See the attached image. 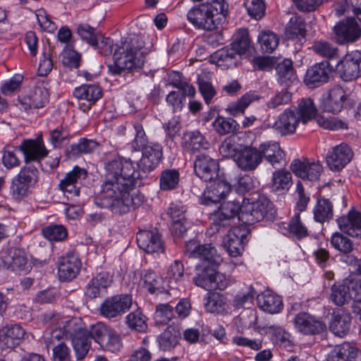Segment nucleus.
<instances>
[{
  "instance_id": "nucleus-1",
  "label": "nucleus",
  "mask_w": 361,
  "mask_h": 361,
  "mask_svg": "<svg viewBox=\"0 0 361 361\" xmlns=\"http://www.w3.org/2000/svg\"><path fill=\"white\" fill-rule=\"evenodd\" d=\"M142 151L137 163L140 171H135L130 159L117 158L106 165L105 182L102 185L96 203L109 209L115 214H126L142 202V197L137 194L134 186L137 180L142 179L153 171L162 157L161 147L150 143Z\"/></svg>"
},
{
  "instance_id": "nucleus-2",
  "label": "nucleus",
  "mask_w": 361,
  "mask_h": 361,
  "mask_svg": "<svg viewBox=\"0 0 361 361\" xmlns=\"http://www.w3.org/2000/svg\"><path fill=\"white\" fill-rule=\"evenodd\" d=\"M44 319L56 322V324L63 329L65 337L71 338L77 360H81L85 357L90 348L89 334L80 319L64 320L59 314L48 313L44 315Z\"/></svg>"
},
{
  "instance_id": "nucleus-3",
  "label": "nucleus",
  "mask_w": 361,
  "mask_h": 361,
  "mask_svg": "<svg viewBox=\"0 0 361 361\" xmlns=\"http://www.w3.org/2000/svg\"><path fill=\"white\" fill-rule=\"evenodd\" d=\"M227 12L228 4L224 0H212L192 7L188 13V19L196 27L213 30L216 28L214 16L221 14L225 17Z\"/></svg>"
},
{
  "instance_id": "nucleus-4",
  "label": "nucleus",
  "mask_w": 361,
  "mask_h": 361,
  "mask_svg": "<svg viewBox=\"0 0 361 361\" xmlns=\"http://www.w3.org/2000/svg\"><path fill=\"white\" fill-rule=\"evenodd\" d=\"M135 38L125 39L116 44L114 63L109 66V70L113 74L118 75L123 71L132 70L143 65V61L137 56L139 49L135 47Z\"/></svg>"
},
{
  "instance_id": "nucleus-5",
  "label": "nucleus",
  "mask_w": 361,
  "mask_h": 361,
  "mask_svg": "<svg viewBox=\"0 0 361 361\" xmlns=\"http://www.w3.org/2000/svg\"><path fill=\"white\" fill-rule=\"evenodd\" d=\"M276 215V210L273 203L264 195L250 202H243L242 213L240 220L247 224H253L262 220L273 221Z\"/></svg>"
},
{
  "instance_id": "nucleus-6",
  "label": "nucleus",
  "mask_w": 361,
  "mask_h": 361,
  "mask_svg": "<svg viewBox=\"0 0 361 361\" xmlns=\"http://www.w3.org/2000/svg\"><path fill=\"white\" fill-rule=\"evenodd\" d=\"M38 170L32 166H25L12 179L9 195L16 201H20L30 196L38 182Z\"/></svg>"
},
{
  "instance_id": "nucleus-7",
  "label": "nucleus",
  "mask_w": 361,
  "mask_h": 361,
  "mask_svg": "<svg viewBox=\"0 0 361 361\" xmlns=\"http://www.w3.org/2000/svg\"><path fill=\"white\" fill-rule=\"evenodd\" d=\"M243 202L228 201L221 204L218 211L212 216V224L208 231L210 235L219 232L222 228L229 226L231 221L235 217L240 220L242 213Z\"/></svg>"
},
{
  "instance_id": "nucleus-8",
  "label": "nucleus",
  "mask_w": 361,
  "mask_h": 361,
  "mask_svg": "<svg viewBox=\"0 0 361 361\" xmlns=\"http://www.w3.org/2000/svg\"><path fill=\"white\" fill-rule=\"evenodd\" d=\"M132 304V296L128 294L109 297L101 304L100 314L108 319L116 318L128 311Z\"/></svg>"
},
{
  "instance_id": "nucleus-9",
  "label": "nucleus",
  "mask_w": 361,
  "mask_h": 361,
  "mask_svg": "<svg viewBox=\"0 0 361 361\" xmlns=\"http://www.w3.org/2000/svg\"><path fill=\"white\" fill-rule=\"evenodd\" d=\"M337 69L345 81L358 78L361 75V52L353 51L347 54L338 63Z\"/></svg>"
},
{
  "instance_id": "nucleus-10",
  "label": "nucleus",
  "mask_w": 361,
  "mask_h": 361,
  "mask_svg": "<svg viewBox=\"0 0 361 361\" xmlns=\"http://www.w3.org/2000/svg\"><path fill=\"white\" fill-rule=\"evenodd\" d=\"M290 168L296 176L310 181L319 180L323 171V167L319 161H310L305 158L294 159Z\"/></svg>"
},
{
  "instance_id": "nucleus-11",
  "label": "nucleus",
  "mask_w": 361,
  "mask_h": 361,
  "mask_svg": "<svg viewBox=\"0 0 361 361\" xmlns=\"http://www.w3.org/2000/svg\"><path fill=\"white\" fill-rule=\"evenodd\" d=\"M334 68L327 60L317 63L309 68L305 76V83L311 87L327 82L333 76Z\"/></svg>"
},
{
  "instance_id": "nucleus-12",
  "label": "nucleus",
  "mask_w": 361,
  "mask_h": 361,
  "mask_svg": "<svg viewBox=\"0 0 361 361\" xmlns=\"http://www.w3.org/2000/svg\"><path fill=\"white\" fill-rule=\"evenodd\" d=\"M215 269L216 267H212L197 274L193 279L195 285L204 288L225 289L229 283V279L222 273L215 272Z\"/></svg>"
},
{
  "instance_id": "nucleus-13",
  "label": "nucleus",
  "mask_w": 361,
  "mask_h": 361,
  "mask_svg": "<svg viewBox=\"0 0 361 361\" xmlns=\"http://www.w3.org/2000/svg\"><path fill=\"white\" fill-rule=\"evenodd\" d=\"M336 39L338 44H344L356 41L361 35V30L353 18H348L334 27Z\"/></svg>"
},
{
  "instance_id": "nucleus-14",
  "label": "nucleus",
  "mask_w": 361,
  "mask_h": 361,
  "mask_svg": "<svg viewBox=\"0 0 361 361\" xmlns=\"http://www.w3.org/2000/svg\"><path fill=\"white\" fill-rule=\"evenodd\" d=\"M353 157L351 148L347 144L342 143L328 152L326 161L331 170L340 171L350 161Z\"/></svg>"
},
{
  "instance_id": "nucleus-15",
  "label": "nucleus",
  "mask_w": 361,
  "mask_h": 361,
  "mask_svg": "<svg viewBox=\"0 0 361 361\" xmlns=\"http://www.w3.org/2000/svg\"><path fill=\"white\" fill-rule=\"evenodd\" d=\"M87 176L85 169L75 166L73 169L68 172L66 177L61 180L59 184L60 189L63 192L68 198L78 197L80 194V188L78 184Z\"/></svg>"
},
{
  "instance_id": "nucleus-16",
  "label": "nucleus",
  "mask_w": 361,
  "mask_h": 361,
  "mask_svg": "<svg viewBox=\"0 0 361 361\" xmlns=\"http://www.w3.org/2000/svg\"><path fill=\"white\" fill-rule=\"evenodd\" d=\"M194 168L195 174L205 182L213 180L219 176L218 161L204 154L197 157Z\"/></svg>"
},
{
  "instance_id": "nucleus-17",
  "label": "nucleus",
  "mask_w": 361,
  "mask_h": 361,
  "mask_svg": "<svg viewBox=\"0 0 361 361\" xmlns=\"http://www.w3.org/2000/svg\"><path fill=\"white\" fill-rule=\"evenodd\" d=\"M209 185L203 193L202 202L205 204L216 203L224 199L231 191L230 184L219 176L213 180H208Z\"/></svg>"
},
{
  "instance_id": "nucleus-18",
  "label": "nucleus",
  "mask_w": 361,
  "mask_h": 361,
  "mask_svg": "<svg viewBox=\"0 0 361 361\" xmlns=\"http://www.w3.org/2000/svg\"><path fill=\"white\" fill-rule=\"evenodd\" d=\"M261 161L264 158L274 168H279L285 163V153L279 142L267 141L258 147Z\"/></svg>"
},
{
  "instance_id": "nucleus-19",
  "label": "nucleus",
  "mask_w": 361,
  "mask_h": 361,
  "mask_svg": "<svg viewBox=\"0 0 361 361\" xmlns=\"http://www.w3.org/2000/svg\"><path fill=\"white\" fill-rule=\"evenodd\" d=\"M137 242L138 246L147 253H164L165 250L164 242L157 231H139Z\"/></svg>"
},
{
  "instance_id": "nucleus-20",
  "label": "nucleus",
  "mask_w": 361,
  "mask_h": 361,
  "mask_svg": "<svg viewBox=\"0 0 361 361\" xmlns=\"http://www.w3.org/2000/svg\"><path fill=\"white\" fill-rule=\"evenodd\" d=\"M81 267L78 257L73 253L61 257L58 264V274L61 281H71L76 277Z\"/></svg>"
},
{
  "instance_id": "nucleus-21",
  "label": "nucleus",
  "mask_w": 361,
  "mask_h": 361,
  "mask_svg": "<svg viewBox=\"0 0 361 361\" xmlns=\"http://www.w3.org/2000/svg\"><path fill=\"white\" fill-rule=\"evenodd\" d=\"M346 99L345 90L340 86L331 88L328 94L322 99L321 108L324 111L329 113H338L343 106Z\"/></svg>"
},
{
  "instance_id": "nucleus-22",
  "label": "nucleus",
  "mask_w": 361,
  "mask_h": 361,
  "mask_svg": "<svg viewBox=\"0 0 361 361\" xmlns=\"http://www.w3.org/2000/svg\"><path fill=\"white\" fill-rule=\"evenodd\" d=\"M295 328L306 335H314L322 332L324 325L320 321L306 312L298 314L294 319Z\"/></svg>"
},
{
  "instance_id": "nucleus-23",
  "label": "nucleus",
  "mask_w": 361,
  "mask_h": 361,
  "mask_svg": "<svg viewBox=\"0 0 361 361\" xmlns=\"http://www.w3.org/2000/svg\"><path fill=\"white\" fill-rule=\"evenodd\" d=\"M18 149L24 154L26 164L33 161H39L41 159L46 157L48 154V151L44 147L42 141L39 140H24L18 147Z\"/></svg>"
},
{
  "instance_id": "nucleus-24",
  "label": "nucleus",
  "mask_w": 361,
  "mask_h": 361,
  "mask_svg": "<svg viewBox=\"0 0 361 361\" xmlns=\"http://www.w3.org/2000/svg\"><path fill=\"white\" fill-rule=\"evenodd\" d=\"M340 230L352 237H361V213L350 211L347 216L337 219Z\"/></svg>"
},
{
  "instance_id": "nucleus-25",
  "label": "nucleus",
  "mask_w": 361,
  "mask_h": 361,
  "mask_svg": "<svg viewBox=\"0 0 361 361\" xmlns=\"http://www.w3.org/2000/svg\"><path fill=\"white\" fill-rule=\"evenodd\" d=\"M199 255L195 258L200 259V264L196 266L197 274L204 272L212 267H216L220 261L221 257L217 255L214 247L211 244L202 245Z\"/></svg>"
},
{
  "instance_id": "nucleus-26",
  "label": "nucleus",
  "mask_w": 361,
  "mask_h": 361,
  "mask_svg": "<svg viewBox=\"0 0 361 361\" xmlns=\"http://www.w3.org/2000/svg\"><path fill=\"white\" fill-rule=\"evenodd\" d=\"M300 123L302 121L291 106L279 116L274 126L281 135H285L294 133Z\"/></svg>"
},
{
  "instance_id": "nucleus-27",
  "label": "nucleus",
  "mask_w": 361,
  "mask_h": 361,
  "mask_svg": "<svg viewBox=\"0 0 361 361\" xmlns=\"http://www.w3.org/2000/svg\"><path fill=\"white\" fill-rule=\"evenodd\" d=\"M25 331L18 325H11L0 329V348H13L23 339Z\"/></svg>"
},
{
  "instance_id": "nucleus-28",
  "label": "nucleus",
  "mask_w": 361,
  "mask_h": 361,
  "mask_svg": "<svg viewBox=\"0 0 361 361\" xmlns=\"http://www.w3.org/2000/svg\"><path fill=\"white\" fill-rule=\"evenodd\" d=\"M262 162L259 152L256 147H245L242 150L237 159L236 164L244 171H253Z\"/></svg>"
},
{
  "instance_id": "nucleus-29",
  "label": "nucleus",
  "mask_w": 361,
  "mask_h": 361,
  "mask_svg": "<svg viewBox=\"0 0 361 361\" xmlns=\"http://www.w3.org/2000/svg\"><path fill=\"white\" fill-rule=\"evenodd\" d=\"M74 96L79 100L85 101L83 111L90 109V106L102 97V90L97 85H83L76 87L74 90Z\"/></svg>"
},
{
  "instance_id": "nucleus-30",
  "label": "nucleus",
  "mask_w": 361,
  "mask_h": 361,
  "mask_svg": "<svg viewBox=\"0 0 361 361\" xmlns=\"http://www.w3.org/2000/svg\"><path fill=\"white\" fill-rule=\"evenodd\" d=\"M358 355L359 350L355 346L344 342L334 347L328 355L327 361H356Z\"/></svg>"
},
{
  "instance_id": "nucleus-31",
  "label": "nucleus",
  "mask_w": 361,
  "mask_h": 361,
  "mask_svg": "<svg viewBox=\"0 0 361 361\" xmlns=\"http://www.w3.org/2000/svg\"><path fill=\"white\" fill-rule=\"evenodd\" d=\"M111 276L109 273L102 271L88 283L85 294L90 298L100 297L111 283Z\"/></svg>"
},
{
  "instance_id": "nucleus-32",
  "label": "nucleus",
  "mask_w": 361,
  "mask_h": 361,
  "mask_svg": "<svg viewBox=\"0 0 361 361\" xmlns=\"http://www.w3.org/2000/svg\"><path fill=\"white\" fill-rule=\"evenodd\" d=\"M351 316L349 313L341 311L334 312L329 324V329L333 334L339 337L345 336L350 331Z\"/></svg>"
},
{
  "instance_id": "nucleus-33",
  "label": "nucleus",
  "mask_w": 361,
  "mask_h": 361,
  "mask_svg": "<svg viewBox=\"0 0 361 361\" xmlns=\"http://www.w3.org/2000/svg\"><path fill=\"white\" fill-rule=\"evenodd\" d=\"M292 108L302 121V125L312 121L317 114V109L310 97L302 98L299 100L298 105Z\"/></svg>"
},
{
  "instance_id": "nucleus-34",
  "label": "nucleus",
  "mask_w": 361,
  "mask_h": 361,
  "mask_svg": "<svg viewBox=\"0 0 361 361\" xmlns=\"http://www.w3.org/2000/svg\"><path fill=\"white\" fill-rule=\"evenodd\" d=\"M180 333L174 326H169L166 329L157 337L159 348L163 351H170L179 342Z\"/></svg>"
},
{
  "instance_id": "nucleus-35",
  "label": "nucleus",
  "mask_w": 361,
  "mask_h": 361,
  "mask_svg": "<svg viewBox=\"0 0 361 361\" xmlns=\"http://www.w3.org/2000/svg\"><path fill=\"white\" fill-rule=\"evenodd\" d=\"M257 300L259 307L270 314L279 313L283 307L281 298L269 292L259 295Z\"/></svg>"
},
{
  "instance_id": "nucleus-36",
  "label": "nucleus",
  "mask_w": 361,
  "mask_h": 361,
  "mask_svg": "<svg viewBox=\"0 0 361 361\" xmlns=\"http://www.w3.org/2000/svg\"><path fill=\"white\" fill-rule=\"evenodd\" d=\"M306 32V23L303 16L293 14L286 26V37L289 39L304 38Z\"/></svg>"
},
{
  "instance_id": "nucleus-37",
  "label": "nucleus",
  "mask_w": 361,
  "mask_h": 361,
  "mask_svg": "<svg viewBox=\"0 0 361 361\" xmlns=\"http://www.w3.org/2000/svg\"><path fill=\"white\" fill-rule=\"evenodd\" d=\"M275 68L279 76V82L281 85L288 86V83H292L296 80L293 62L290 59H285L279 62L276 61Z\"/></svg>"
},
{
  "instance_id": "nucleus-38",
  "label": "nucleus",
  "mask_w": 361,
  "mask_h": 361,
  "mask_svg": "<svg viewBox=\"0 0 361 361\" xmlns=\"http://www.w3.org/2000/svg\"><path fill=\"white\" fill-rule=\"evenodd\" d=\"M237 54L233 49L224 47L215 51L211 56L212 63L219 66L231 67L237 63Z\"/></svg>"
},
{
  "instance_id": "nucleus-39",
  "label": "nucleus",
  "mask_w": 361,
  "mask_h": 361,
  "mask_svg": "<svg viewBox=\"0 0 361 361\" xmlns=\"http://www.w3.org/2000/svg\"><path fill=\"white\" fill-rule=\"evenodd\" d=\"M331 299L338 306H342L351 300L348 279H345L342 284H334L332 286Z\"/></svg>"
},
{
  "instance_id": "nucleus-40",
  "label": "nucleus",
  "mask_w": 361,
  "mask_h": 361,
  "mask_svg": "<svg viewBox=\"0 0 361 361\" xmlns=\"http://www.w3.org/2000/svg\"><path fill=\"white\" fill-rule=\"evenodd\" d=\"M231 47L237 55L245 54L250 47V39L247 29H240L234 36Z\"/></svg>"
},
{
  "instance_id": "nucleus-41",
  "label": "nucleus",
  "mask_w": 361,
  "mask_h": 361,
  "mask_svg": "<svg viewBox=\"0 0 361 361\" xmlns=\"http://www.w3.org/2000/svg\"><path fill=\"white\" fill-rule=\"evenodd\" d=\"M333 216V207L329 200L319 198L314 209V218L316 221L324 223Z\"/></svg>"
},
{
  "instance_id": "nucleus-42",
  "label": "nucleus",
  "mask_w": 361,
  "mask_h": 361,
  "mask_svg": "<svg viewBox=\"0 0 361 361\" xmlns=\"http://www.w3.org/2000/svg\"><path fill=\"white\" fill-rule=\"evenodd\" d=\"M224 304L223 296L216 292H209L204 297V305L208 312H221Z\"/></svg>"
},
{
  "instance_id": "nucleus-43",
  "label": "nucleus",
  "mask_w": 361,
  "mask_h": 361,
  "mask_svg": "<svg viewBox=\"0 0 361 361\" xmlns=\"http://www.w3.org/2000/svg\"><path fill=\"white\" fill-rule=\"evenodd\" d=\"M261 49L265 53H271L279 45V39L270 30L262 31L258 35Z\"/></svg>"
},
{
  "instance_id": "nucleus-44",
  "label": "nucleus",
  "mask_w": 361,
  "mask_h": 361,
  "mask_svg": "<svg viewBox=\"0 0 361 361\" xmlns=\"http://www.w3.org/2000/svg\"><path fill=\"white\" fill-rule=\"evenodd\" d=\"M9 267L12 270H22L27 264V257L25 252L16 247H11L7 250Z\"/></svg>"
},
{
  "instance_id": "nucleus-45",
  "label": "nucleus",
  "mask_w": 361,
  "mask_h": 361,
  "mask_svg": "<svg viewBox=\"0 0 361 361\" xmlns=\"http://www.w3.org/2000/svg\"><path fill=\"white\" fill-rule=\"evenodd\" d=\"M184 140L187 144V147L193 152L207 149L209 145L198 131L185 133Z\"/></svg>"
},
{
  "instance_id": "nucleus-46",
  "label": "nucleus",
  "mask_w": 361,
  "mask_h": 361,
  "mask_svg": "<svg viewBox=\"0 0 361 361\" xmlns=\"http://www.w3.org/2000/svg\"><path fill=\"white\" fill-rule=\"evenodd\" d=\"M292 184V176L289 171L278 170L273 173V189L278 192L288 190Z\"/></svg>"
},
{
  "instance_id": "nucleus-47",
  "label": "nucleus",
  "mask_w": 361,
  "mask_h": 361,
  "mask_svg": "<svg viewBox=\"0 0 361 361\" xmlns=\"http://www.w3.org/2000/svg\"><path fill=\"white\" fill-rule=\"evenodd\" d=\"M259 97L254 93L249 92L243 95L239 100L228 105L227 110L231 115L235 116L243 114L251 102L258 100Z\"/></svg>"
},
{
  "instance_id": "nucleus-48",
  "label": "nucleus",
  "mask_w": 361,
  "mask_h": 361,
  "mask_svg": "<svg viewBox=\"0 0 361 361\" xmlns=\"http://www.w3.org/2000/svg\"><path fill=\"white\" fill-rule=\"evenodd\" d=\"M144 287L152 294H160L164 293L162 280L155 273L147 271L142 276Z\"/></svg>"
},
{
  "instance_id": "nucleus-49",
  "label": "nucleus",
  "mask_w": 361,
  "mask_h": 361,
  "mask_svg": "<svg viewBox=\"0 0 361 361\" xmlns=\"http://www.w3.org/2000/svg\"><path fill=\"white\" fill-rule=\"evenodd\" d=\"M98 146L97 142L85 138L80 139L79 142L71 145V149L68 151L70 158L78 156L82 153L87 154L92 152Z\"/></svg>"
},
{
  "instance_id": "nucleus-50",
  "label": "nucleus",
  "mask_w": 361,
  "mask_h": 361,
  "mask_svg": "<svg viewBox=\"0 0 361 361\" xmlns=\"http://www.w3.org/2000/svg\"><path fill=\"white\" fill-rule=\"evenodd\" d=\"M312 49L317 54L329 59L336 58L338 56V49L326 41L314 42Z\"/></svg>"
},
{
  "instance_id": "nucleus-51",
  "label": "nucleus",
  "mask_w": 361,
  "mask_h": 361,
  "mask_svg": "<svg viewBox=\"0 0 361 361\" xmlns=\"http://www.w3.org/2000/svg\"><path fill=\"white\" fill-rule=\"evenodd\" d=\"M213 126L215 130L219 135H226L234 133L238 126L237 122L232 118H226L219 116L213 122Z\"/></svg>"
},
{
  "instance_id": "nucleus-52",
  "label": "nucleus",
  "mask_w": 361,
  "mask_h": 361,
  "mask_svg": "<svg viewBox=\"0 0 361 361\" xmlns=\"http://www.w3.org/2000/svg\"><path fill=\"white\" fill-rule=\"evenodd\" d=\"M179 181V173L176 170H164L160 177V188L164 190L175 188Z\"/></svg>"
},
{
  "instance_id": "nucleus-53",
  "label": "nucleus",
  "mask_w": 361,
  "mask_h": 361,
  "mask_svg": "<svg viewBox=\"0 0 361 361\" xmlns=\"http://www.w3.org/2000/svg\"><path fill=\"white\" fill-rule=\"evenodd\" d=\"M48 92L44 87H37L29 97L27 106L35 109L42 108L48 102Z\"/></svg>"
},
{
  "instance_id": "nucleus-54",
  "label": "nucleus",
  "mask_w": 361,
  "mask_h": 361,
  "mask_svg": "<svg viewBox=\"0 0 361 361\" xmlns=\"http://www.w3.org/2000/svg\"><path fill=\"white\" fill-rule=\"evenodd\" d=\"M43 235L50 241H61L67 236L65 227L60 225H50L42 230Z\"/></svg>"
},
{
  "instance_id": "nucleus-55",
  "label": "nucleus",
  "mask_w": 361,
  "mask_h": 361,
  "mask_svg": "<svg viewBox=\"0 0 361 361\" xmlns=\"http://www.w3.org/2000/svg\"><path fill=\"white\" fill-rule=\"evenodd\" d=\"M173 317V307L169 304L157 305L154 313V320L157 325L166 324Z\"/></svg>"
},
{
  "instance_id": "nucleus-56",
  "label": "nucleus",
  "mask_w": 361,
  "mask_h": 361,
  "mask_svg": "<svg viewBox=\"0 0 361 361\" xmlns=\"http://www.w3.org/2000/svg\"><path fill=\"white\" fill-rule=\"evenodd\" d=\"M111 329V328L103 323H97L95 325H92L90 331H88L89 342L90 343V338H93L100 345L103 346L105 338L107 337Z\"/></svg>"
},
{
  "instance_id": "nucleus-57",
  "label": "nucleus",
  "mask_w": 361,
  "mask_h": 361,
  "mask_svg": "<svg viewBox=\"0 0 361 361\" xmlns=\"http://www.w3.org/2000/svg\"><path fill=\"white\" fill-rule=\"evenodd\" d=\"M126 323L130 329L138 331H143L147 327L145 317L139 310H136L128 314Z\"/></svg>"
},
{
  "instance_id": "nucleus-58",
  "label": "nucleus",
  "mask_w": 361,
  "mask_h": 361,
  "mask_svg": "<svg viewBox=\"0 0 361 361\" xmlns=\"http://www.w3.org/2000/svg\"><path fill=\"white\" fill-rule=\"evenodd\" d=\"M249 15L256 20L261 19L265 13L263 0H245L244 3Z\"/></svg>"
},
{
  "instance_id": "nucleus-59",
  "label": "nucleus",
  "mask_w": 361,
  "mask_h": 361,
  "mask_svg": "<svg viewBox=\"0 0 361 361\" xmlns=\"http://www.w3.org/2000/svg\"><path fill=\"white\" fill-rule=\"evenodd\" d=\"M292 99V93L288 88H282L277 90L275 95L268 102L269 108L275 109L280 106L288 104Z\"/></svg>"
},
{
  "instance_id": "nucleus-60",
  "label": "nucleus",
  "mask_w": 361,
  "mask_h": 361,
  "mask_svg": "<svg viewBox=\"0 0 361 361\" xmlns=\"http://www.w3.org/2000/svg\"><path fill=\"white\" fill-rule=\"evenodd\" d=\"M77 32L81 39L89 44L92 46L97 44L99 34L95 32V28L87 24H80L78 26Z\"/></svg>"
},
{
  "instance_id": "nucleus-61",
  "label": "nucleus",
  "mask_w": 361,
  "mask_h": 361,
  "mask_svg": "<svg viewBox=\"0 0 361 361\" xmlns=\"http://www.w3.org/2000/svg\"><path fill=\"white\" fill-rule=\"evenodd\" d=\"M288 231L290 234L301 239L308 235L307 228L303 225L300 219V214H295L290 221Z\"/></svg>"
},
{
  "instance_id": "nucleus-62",
  "label": "nucleus",
  "mask_w": 361,
  "mask_h": 361,
  "mask_svg": "<svg viewBox=\"0 0 361 361\" xmlns=\"http://www.w3.org/2000/svg\"><path fill=\"white\" fill-rule=\"evenodd\" d=\"M331 242L336 249L343 253H349L353 250L352 241L340 233H334Z\"/></svg>"
},
{
  "instance_id": "nucleus-63",
  "label": "nucleus",
  "mask_w": 361,
  "mask_h": 361,
  "mask_svg": "<svg viewBox=\"0 0 361 361\" xmlns=\"http://www.w3.org/2000/svg\"><path fill=\"white\" fill-rule=\"evenodd\" d=\"M317 123L324 129L330 130H338L348 128V123L336 117H321L317 120Z\"/></svg>"
},
{
  "instance_id": "nucleus-64",
  "label": "nucleus",
  "mask_w": 361,
  "mask_h": 361,
  "mask_svg": "<svg viewBox=\"0 0 361 361\" xmlns=\"http://www.w3.org/2000/svg\"><path fill=\"white\" fill-rule=\"evenodd\" d=\"M166 277L170 282L180 281L184 276V266L181 261L175 260L169 267Z\"/></svg>"
}]
</instances>
